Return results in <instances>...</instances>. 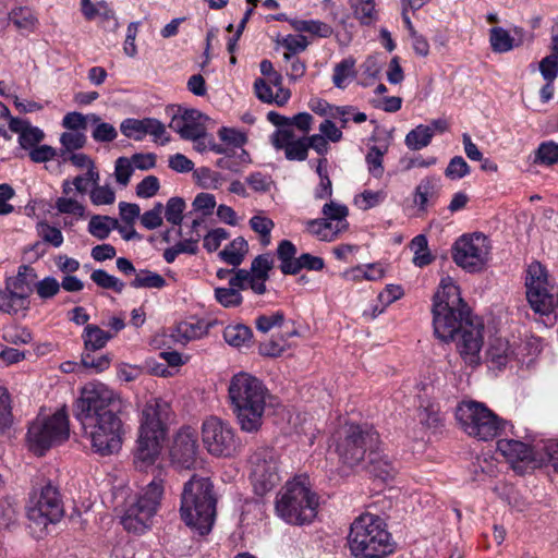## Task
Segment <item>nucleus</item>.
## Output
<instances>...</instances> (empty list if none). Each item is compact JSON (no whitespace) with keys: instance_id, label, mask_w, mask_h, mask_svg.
<instances>
[{"instance_id":"774afa93","label":"nucleus","mask_w":558,"mask_h":558,"mask_svg":"<svg viewBox=\"0 0 558 558\" xmlns=\"http://www.w3.org/2000/svg\"><path fill=\"white\" fill-rule=\"evenodd\" d=\"M134 171L132 161L126 157H119L116 160L114 175L116 180L122 186H126Z\"/></svg>"},{"instance_id":"2f4dec72","label":"nucleus","mask_w":558,"mask_h":558,"mask_svg":"<svg viewBox=\"0 0 558 558\" xmlns=\"http://www.w3.org/2000/svg\"><path fill=\"white\" fill-rule=\"evenodd\" d=\"M113 337L114 333L105 331L97 325H86L82 333L84 347L87 351H97L102 349Z\"/></svg>"},{"instance_id":"393cba45","label":"nucleus","mask_w":558,"mask_h":558,"mask_svg":"<svg viewBox=\"0 0 558 558\" xmlns=\"http://www.w3.org/2000/svg\"><path fill=\"white\" fill-rule=\"evenodd\" d=\"M36 278L37 274L33 267L21 265L17 269V274L7 278L4 284L26 300H29V295L34 291V281Z\"/></svg>"},{"instance_id":"f3484780","label":"nucleus","mask_w":558,"mask_h":558,"mask_svg":"<svg viewBox=\"0 0 558 558\" xmlns=\"http://www.w3.org/2000/svg\"><path fill=\"white\" fill-rule=\"evenodd\" d=\"M198 450L197 435L191 427L181 428L170 449L171 461L181 469L190 470L194 468Z\"/></svg>"},{"instance_id":"a19ab883","label":"nucleus","mask_w":558,"mask_h":558,"mask_svg":"<svg viewBox=\"0 0 558 558\" xmlns=\"http://www.w3.org/2000/svg\"><path fill=\"white\" fill-rule=\"evenodd\" d=\"M290 24L296 32H305L324 38L332 34V28L328 24L317 20H292Z\"/></svg>"},{"instance_id":"473e14b6","label":"nucleus","mask_w":558,"mask_h":558,"mask_svg":"<svg viewBox=\"0 0 558 558\" xmlns=\"http://www.w3.org/2000/svg\"><path fill=\"white\" fill-rule=\"evenodd\" d=\"M248 244L242 236L235 238L229 245L219 252L220 258L227 264L236 267L242 264L247 253Z\"/></svg>"},{"instance_id":"20e7f679","label":"nucleus","mask_w":558,"mask_h":558,"mask_svg":"<svg viewBox=\"0 0 558 558\" xmlns=\"http://www.w3.org/2000/svg\"><path fill=\"white\" fill-rule=\"evenodd\" d=\"M170 414V404L160 398H151L144 404L140 415L135 452V462L140 468L151 465L158 458Z\"/></svg>"},{"instance_id":"58836bf2","label":"nucleus","mask_w":558,"mask_h":558,"mask_svg":"<svg viewBox=\"0 0 558 558\" xmlns=\"http://www.w3.org/2000/svg\"><path fill=\"white\" fill-rule=\"evenodd\" d=\"M248 225L259 235L263 246H268L271 243V231L275 228V222L270 218L259 213L250 219Z\"/></svg>"},{"instance_id":"7c9ffc66","label":"nucleus","mask_w":558,"mask_h":558,"mask_svg":"<svg viewBox=\"0 0 558 558\" xmlns=\"http://www.w3.org/2000/svg\"><path fill=\"white\" fill-rule=\"evenodd\" d=\"M353 16L361 25L371 26L378 20L375 0H349Z\"/></svg>"},{"instance_id":"1a4fd4ad","label":"nucleus","mask_w":558,"mask_h":558,"mask_svg":"<svg viewBox=\"0 0 558 558\" xmlns=\"http://www.w3.org/2000/svg\"><path fill=\"white\" fill-rule=\"evenodd\" d=\"M26 514L31 526L37 527L40 532L49 524H56L62 519L64 509L61 496L50 481L33 488Z\"/></svg>"},{"instance_id":"0eeeda50","label":"nucleus","mask_w":558,"mask_h":558,"mask_svg":"<svg viewBox=\"0 0 558 558\" xmlns=\"http://www.w3.org/2000/svg\"><path fill=\"white\" fill-rule=\"evenodd\" d=\"M318 496L311 488L306 475L288 482L276 501L277 514L289 524L311 523L317 515Z\"/></svg>"},{"instance_id":"cd10ccee","label":"nucleus","mask_w":558,"mask_h":558,"mask_svg":"<svg viewBox=\"0 0 558 558\" xmlns=\"http://www.w3.org/2000/svg\"><path fill=\"white\" fill-rule=\"evenodd\" d=\"M254 89L256 97L266 104H276L277 106H284L291 93L287 88H279L275 94L272 93L271 85L264 78H256L254 82Z\"/></svg>"},{"instance_id":"6ab92c4d","label":"nucleus","mask_w":558,"mask_h":558,"mask_svg":"<svg viewBox=\"0 0 558 558\" xmlns=\"http://www.w3.org/2000/svg\"><path fill=\"white\" fill-rule=\"evenodd\" d=\"M270 141L275 149L283 150L290 161H304L308 156L306 136L296 137L290 128L278 129Z\"/></svg>"},{"instance_id":"0e129e2a","label":"nucleus","mask_w":558,"mask_h":558,"mask_svg":"<svg viewBox=\"0 0 558 558\" xmlns=\"http://www.w3.org/2000/svg\"><path fill=\"white\" fill-rule=\"evenodd\" d=\"M163 205L156 203L154 207L141 216V223L147 230L157 229L162 225Z\"/></svg>"},{"instance_id":"72a5a7b5","label":"nucleus","mask_w":558,"mask_h":558,"mask_svg":"<svg viewBox=\"0 0 558 558\" xmlns=\"http://www.w3.org/2000/svg\"><path fill=\"white\" fill-rule=\"evenodd\" d=\"M89 119L92 125L90 135L95 142L111 143L118 137L117 129L111 123L104 122L98 114L92 113Z\"/></svg>"},{"instance_id":"13d9d810","label":"nucleus","mask_w":558,"mask_h":558,"mask_svg":"<svg viewBox=\"0 0 558 558\" xmlns=\"http://www.w3.org/2000/svg\"><path fill=\"white\" fill-rule=\"evenodd\" d=\"M90 201L94 205H110L116 201L114 191L108 185H99V182L93 184L90 190Z\"/></svg>"},{"instance_id":"7ed1b4c3","label":"nucleus","mask_w":558,"mask_h":558,"mask_svg":"<svg viewBox=\"0 0 558 558\" xmlns=\"http://www.w3.org/2000/svg\"><path fill=\"white\" fill-rule=\"evenodd\" d=\"M228 398L241 430L257 433L262 428L265 410L271 399L263 381L248 373L240 372L230 380Z\"/></svg>"},{"instance_id":"6e6d98bb","label":"nucleus","mask_w":558,"mask_h":558,"mask_svg":"<svg viewBox=\"0 0 558 558\" xmlns=\"http://www.w3.org/2000/svg\"><path fill=\"white\" fill-rule=\"evenodd\" d=\"M34 290L43 300L54 298L60 292V282L54 277H45L35 282Z\"/></svg>"},{"instance_id":"f704fd0d","label":"nucleus","mask_w":558,"mask_h":558,"mask_svg":"<svg viewBox=\"0 0 558 558\" xmlns=\"http://www.w3.org/2000/svg\"><path fill=\"white\" fill-rule=\"evenodd\" d=\"M433 140V128L420 124L411 130L404 138V144L410 150H421L427 147Z\"/></svg>"},{"instance_id":"4c0bfd02","label":"nucleus","mask_w":558,"mask_h":558,"mask_svg":"<svg viewBox=\"0 0 558 558\" xmlns=\"http://www.w3.org/2000/svg\"><path fill=\"white\" fill-rule=\"evenodd\" d=\"M118 227V220L109 216L94 215L88 223V232L98 240L109 236L112 229Z\"/></svg>"},{"instance_id":"4d7b16f0","label":"nucleus","mask_w":558,"mask_h":558,"mask_svg":"<svg viewBox=\"0 0 558 558\" xmlns=\"http://www.w3.org/2000/svg\"><path fill=\"white\" fill-rule=\"evenodd\" d=\"M54 207L60 214L73 215L77 219H82L85 216V207L71 197L63 196L57 198Z\"/></svg>"},{"instance_id":"37998d69","label":"nucleus","mask_w":558,"mask_h":558,"mask_svg":"<svg viewBox=\"0 0 558 558\" xmlns=\"http://www.w3.org/2000/svg\"><path fill=\"white\" fill-rule=\"evenodd\" d=\"M210 324L203 320L183 322L178 325L177 331L185 341L201 339L209 331Z\"/></svg>"},{"instance_id":"c756f323","label":"nucleus","mask_w":558,"mask_h":558,"mask_svg":"<svg viewBox=\"0 0 558 558\" xmlns=\"http://www.w3.org/2000/svg\"><path fill=\"white\" fill-rule=\"evenodd\" d=\"M296 253L298 248L290 240L279 242L276 256L280 262L279 268L283 275H295V266H298Z\"/></svg>"},{"instance_id":"603ef678","label":"nucleus","mask_w":558,"mask_h":558,"mask_svg":"<svg viewBox=\"0 0 558 558\" xmlns=\"http://www.w3.org/2000/svg\"><path fill=\"white\" fill-rule=\"evenodd\" d=\"M2 338L11 344H28L33 340V333L26 327L12 326L3 331Z\"/></svg>"},{"instance_id":"9d476101","label":"nucleus","mask_w":558,"mask_h":558,"mask_svg":"<svg viewBox=\"0 0 558 558\" xmlns=\"http://www.w3.org/2000/svg\"><path fill=\"white\" fill-rule=\"evenodd\" d=\"M165 493V480L159 473L138 494L136 501L131 505L123 518L126 530L136 533L144 532L157 513Z\"/></svg>"},{"instance_id":"e2e57ef3","label":"nucleus","mask_w":558,"mask_h":558,"mask_svg":"<svg viewBox=\"0 0 558 558\" xmlns=\"http://www.w3.org/2000/svg\"><path fill=\"white\" fill-rule=\"evenodd\" d=\"M215 298L225 307H235L242 303L241 293L231 288H216Z\"/></svg>"},{"instance_id":"a211bd4d","label":"nucleus","mask_w":558,"mask_h":558,"mask_svg":"<svg viewBox=\"0 0 558 558\" xmlns=\"http://www.w3.org/2000/svg\"><path fill=\"white\" fill-rule=\"evenodd\" d=\"M122 134L135 141H142L146 135L153 136L155 143L167 144L170 138L167 135L165 125L157 119H125L121 122Z\"/></svg>"},{"instance_id":"338daca9","label":"nucleus","mask_w":558,"mask_h":558,"mask_svg":"<svg viewBox=\"0 0 558 558\" xmlns=\"http://www.w3.org/2000/svg\"><path fill=\"white\" fill-rule=\"evenodd\" d=\"M218 135L222 142L234 148H241L247 142V136L245 133L232 128H221L218 131Z\"/></svg>"},{"instance_id":"49530a36","label":"nucleus","mask_w":558,"mask_h":558,"mask_svg":"<svg viewBox=\"0 0 558 558\" xmlns=\"http://www.w3.org/2000/svg\"><path fill=\"white\" fill-rule=\"evenodd\" d=\"M368 472L374 476L386 481L393 476L395 469L391 463L386 458L380 457L378 450H376V454L369 457Z\"/></svg>"},{"instance_id":"39448f33","label":"nucleus","mask_w":558,"mask_h":558,"mask_svg":"<svg viewBox=\"0 0 558 558\" xmlns=\"http://www.w3.org/2000/svg\"><path fill=\"white\" fill-rule=\"evenodd\" d=\"M181 518L201 535L208 534L216 518V497L209 478L193 475L183 486Z\"/></svg>"},{"instance_id":"a18cd8bd","label":"nucleus","mask_w":558,"mask_h":558,"mask_svg":"<svg viewBox=\"0 0 558 558\" xmlns=\"http://www.w3.org/2000/svg\"><path fill=\"white\" fill-rule=\"evenodd\" d=\"M9 20L19 28L34 31L37 19L28 8H15L9 13Z\"/></svg>"},{"instance_id":"5701e85b","label":"nucleus","mask_w":558,"mask_h":558,"mask_svg":"<svg viewBox=\"0 0 558 558\" xmlns=\"http://www.w3.org/2000/svg\"><path fill=\"white\" fill-rule=\"evenodd\" d=\"M9 129L19 134V143L23 149L31 150L44 140L45 133L37 126L31 125L27 120L11 118Z\"/></svg>"},{"instance_id":"9b49d317","label":"nucleus","mask_w":558,"mask_h":558,"mask_svg":"<svg viewBox=\"0 0 558 558\" xmlns=\"http://www.w3.org/2000/svg\"><path fill=\"white\" fill-rule=\"evenodd\" d=\"M69 435L68 414L62 409L51 416L37 417L28 427L27 441L35 454L43 456L51 447L65 441Z\"/></svg>"},{"instance_id":"ea45409f","label":"nucleus","mask_w":558,"mask_h":558,"mask_svg":"<svg viewBox=\"0 0 558 558\" xmlns=\"http://www.w3.org/2000/svg\"><path fill=\"white\" fill-rule=\"evenodd\" d=\"M130 284L135 289H162L166 286V279L151 270L141 269L135 272V277Z\"/></svg>"},{"instance_id":"6e6552de","label":"nucleus","mask_w":558,"mask_h":558,"mask_svg":"<svg viewBox=\"0 0 558 558\" xmlns=\"http://www.w3.org/2000/svg\"><path fill=\"white\" fill-rule=\"evenodd\" d=\"M379 445L378 433L366 425H344L337 433L336 451L340 460L349 466L362 462L367 452L368 457L376 454Z\"/></svg>"},{"instance_id":"69168bd1","label":"nucleus","mask_w":558,"mask_h":558,"mask_svg":"<svg viewBox=\"0 0 558 558\" xmlns=\"http://www.w3.org/2000/svg\"><path fill=\"white\" fill-rule=\"evenodd\" d=\"M470 173V167L461 156L453 157L446 170L445 175L450 180H459Z\"/></svg>"},{"instance_id":"8fccbe9b","label":"nucleus","mask_w":558,"mask_h":558,"mask_svg":"<svg viewBox=\"0 0 558 558\" xmlns=\"http://www.w3.org/2000/svg\"><path fill=\"white\" fill-rule=\"evenodd\" d=\"M535 162L546 166L558 162V144L553 141L539 144L535 155Z\"/></svg>"},{"instance_id":"09e8293b","label":"nucleus","mask_w":558,"mask_h":558,"mask_svg":"<svg viewBox=\"0 0 558 558\" xmlns=\"http://www.w3.org/2000/svg\"><path fill=\"white\" fill-rule=\"evenodd\" d=\"M92 113L83 114L77 111L68 112L62 119V126L69 131L84 132L90 124Z\"/></svg>"},{"instance_id":"c85d7f7f","label":"nucleus","mask_w":558,"mask_h":558,"mask_svg":"<svg viewBox=\"0 0 558 558\" xmlns=\"http://www.w3.org/2000/svg\"><path fill=\"white\" fill-rule=\"evenodd\" d=\"M29 310V300L9 289L7 284L0 290V312L15 315Z\"/></svg>"},{"instance_id":"4468645a","label":"nucleus","mask_w":558,"mask_h":558,"mask_svg":"<svg viewBox=\"0 0 558 558\" xmlns=\"http://www.w3.org/2000/svg\"><path fill=\"white\" fill-rule=\"evenodd\" d=\"M202 439L207 451L215 457L230 458L242 448L234 428L217 416H209L203 422Z\"/></svg>"},{"instance_id":"f8f14e48","label":"nucleus","mask_w":558,"mask_h":558,"mask_svg":"<svg viewBox=\"0 0 558 558\" xmlns=\"http://www.w3.org/2000/svg\"><path fill=\"white\" fill-rule=\"evenodd\" d=\"M456 418L469 436L484 441L497 437L504 428L497 415L483 403L475 401L460 403L456 410Z\"/></svg>"},{"instance_id":"f03ea898","label":"nucleus","mask_w":558,"mask_h":558,"mask_svg":"<svg viewBox=\"0 0 558 558\" xmlns=\"http://www.w3.org/2000/svg\"><path fill=\"white\" fill-rule=\"evenodd\" d=\"M432 312L435 336L444 342L454 341L466 365H478L484 342L483 322L472 316L469 307L444 308L433 305Z\"/></svg>"},{"instance_id":"c9c22d12","label":"nucleus","mask_w":558,"mask_h":558,"mask_svg":"<svg viewBox=\"0 0 558 558\" xmlns=\"http://www.w3.org/2000/svg\"><path fill=\"white\" fill-rule=\"evenodd\" d=\"M355 60L352 58L343 59L333 68L332 83L336 87L344 89L356 76L354 69Z\"/></svg>"},{"instance_id":"aec40b11","label":"nucleus","mask_w":558,"mask_h":558,"mask_svg":"<svg viewBox=\"0 0 558 558\" xmlns=\"http://www.w3.org/2000/svg\"><path fill=\"white\" fill-rule=\"evenodd\" d=\"M202 113L195 109L184 110L173 116L169 128L180 134L184 140L198 138L205 134V126L202 123Z\"/></svg>"},{"instance_id":"bf43d9fd","label":"nucleus","mask_w":558,"mask_h":558,"mask_svg":"<svg viewBox=\"0 0 558 558\" xmlns=\"http://www.w3.org/2000/svg\"><path fill=\"white\" fill-rule=\"evenodd\" d=\"M37 233L44 242L49 243L54 247H59L63 243L61 230L48 225L47 222L41 221L37 225Z\"/></svg>"},{"instance_id":"052dcab7","label":"nucleus","mask_w":558,"mask_h":558,"mask_svg":"<svg viewBox=\"0 0 558 558\" xmlns=\"http://www.w3.org/2000/svg\"><path fill=\"white\" fill-rule=\"evenodd\" d=\"M87 136L84 132L68 131L60 135V144L66 150H78L85 147Z\"/></svg>"},{"instance_id":"bb28decb","label":"nucleus","mask_w":558,"mask_h":558,"mask_svg":"<svg viewBox=\"0 0 558 558\" xmlns=\"http://www.w3.org/2000/svg\"><path fill=\"white\" fill-rule=\"evenodd\" d=\"M498 450L509 462L529 461L533 457L531 447L522 441L514 439H500L497 442Z\"/></svg>"},{"instance_id":"2eb2a0df","label":"nucleus","mask_w":558,"mask_h":558,"mask_svg":"<svg viewBox=\"0 0 558 558\" xmlns=\"http://www.w3.org/2000/svg\"><path fill=\"white\" fill-rule=\"evenodd\" d=\"M525 286L527 301L535 313L548 315L558 306V289L549 286L539 263L529 266Z\"/></svg>"},{"instance_id":"3c124183","label":"nucleus","mask_w":558,"mask_h":558,"mask_svg":"<svg viewBox=\"0 0 558 558\" xmlns=\"http://www.w3.org/2000/svg\"><path fill=\"white\" fill-rule=\"evenodd\" d=\"M13 415L11 411V400L8 390L0 386V434L11 427Z\"/></svg>"},{"instance_id":"5fc2aeb1","label":"nucleus","mask_w":558,"mask_h":558,"mask_svg":"<svg viewBox=\"0 0 558 558\" xmlns=\"http://www.w3.org/2000/svg\"><path fill=\"white\" fill-rule=\"evenodd\" d=\"M332 118H338L341 121V126L345 128L349 120L352 119L355 123H363L367 120L364 112L356 111L353 106L335 107V111L330 112Z\"/></svg>"},{"instance_id":"a878e982","label":"nucleus","mask_w":558,"mask_h":558,"mask_svg":"<svg viewBox=\"0 0 558 558\" xmlns=\"http://www.w3.org/2000/svg\"><path fill=\"white\" fill-rule=\"evenodd\" d=\"M549 48L550 53L539 61L538 70L545 81L555 82L558 77V24L553 28Z\"/></svg>"},{"instance_id":"4be33fe9","label":"nucleus","mask_w":558,"mask_h":558,"mask_svg":"<svg viewBox=\"0 0 558 558\" xmlns=\"http://www.w3.org/2000/svg\"><path fill=\"white\" fill-rule=\"evenodd\" d=\"M274 268V258L270 253L256 256L250 268L252 278V291L258 295L265 294L267 291L266 281L269 279V272Z\"/></svg>"},{"instance_id":"dca6fc26","label":"nucleus","mask_w":558,"mask_h":558,"mask_svg":"<svg viewBox=\"0 0 558 558\" xmlns=\"http://www.w3.org/2000/svg\"><path fill=\"white\" fill-rule=\"evenodd\" d=\"M255 493L263 496L280 482L278 456L271 448H259L248 460Z\"/></svg>"},{"instance_id":"c03bdc74","label":"nucleus","mask_w":558,"mask_h":558,"mask_svg":"<svg viewBox=\"0 0 558 558\" xmlns=\"http://www.w3.org/2000/svg\"><path fill=\"white\" fill-rule=\"evenodd\" d=\"M489 41L493 51L498 53L508 52L515 46L513 37L502 27L490 29Z\"/></svg>"},{"instance_id":"864d4df0","label":"nucleus","mask_w":558,"mask_h":558,"mask_svg":"<svg viewBox=\"0 0 558 558\" xmlns=\"http://www.w3.org/2000/svg\"><path fill=\"white\" fill-rule=\"evenodd\" d=\"M165 216L168 222L179 226L183 220V211L185 209V202L181 197H171L167 202Z\"/></svg>"},{"instance_id":"de8ad7c7","label":"nucleus","mask_w":558,"mask_h":558,"mask_svg":"<svg viewBox=\"0 0 558 558\" xmlns=\"http://www.w3.org/2000/svg\"><path fill=\"white\" fill-rule=\"evenodd\" d=\"M90 279L98 287L102 289L113 290L117 293H121L124 290V282L119 278L108 274L104 269H96L92 272Z\"/></svg>"},{"instance_id":"e433bc0d","label":"nucleus","mask_w":558,"mask_h":558,"mask_svg":"<svg viewBox=\"0 0 558 558\" xmlns=\"http://www.w3.org/2000/svg\"><path fill=\"white\" fill-rule=\"evenodd\" d=\"M252 330L243 324L229 325L223 330L225 341L234 348H240L250 343Z\"/></svg>"},{"instance_id":"412c9836","label":"nucleus","mask_w":558,"mask_h":558,"mask_svg":"<svg viewBox=\"0 0 558 558\" xmlns=\"http://www.w3.org/2000/svg\"><path fill=\"white\" fill-rule=\"evenodd\" d=\"M441 190L440 178L437 175H426L415 186L413 192V203L418 211L426 213L428 207L434 205Z\"/></svg>"},{"instance_id":"79ce46f5","label":"nucleus","mask_w":558,"mask_h":558,"mask_svg":"<svg viewBox=\"0 0 558 558\" xmlns=\"http://www.w3.org/2000/svg\"><path fill=\"white\" fill-rule=\"evenodd\" d=\"M411 250L414 253L413 264L417 267H425L434 260V256L428 250L427 239L423 234L416 235L411 241Z\"/></svg>"},{"instance_id":"f257e3e1","label":"nucleus","mask_w":558,"mask_h":558,"mask_svg":"<svg viewBox=\"0 0 558 558\" xmlns=\"http://www.w3.org/2000/svg\"><path fill=\"white\" fill-rule=\"evenodd\" d=\"M122 409V399L106 385L88 383L82 388L73 404V415L95 453L107 457L121 449L125 435L119 416Z\"/></svg>"},{"instance_id":"423d86ee","label":"nucleus","mask_w":558,"mask_h":558,"mask_svg":"<svg viewBox=\"0 0 558 558\" xmlns=\"http://www.w3.org/2000/svg\"><path fill=\"white\" fill-rule=\"evenodd\" d=\"M348 544L355 558H385L395 551L386 523L380 517L368 512L351 523Z\"/></svg>"},{"instance_id":"b1692460","label":"nucleus","mask_w":558,"mask_h":558,"mask_svg":"<svg viewBox=\"0 0 558 558\" xmlns=\"http://www.w3.org/2000/svg\"><path fill=\"white\" fill-rule=\"evenodd\" d=\"M433 305H440L444 308L469 307L461 298L459 287L450 277L441 278Z\"/></svg>"},{"instance_id":"ddd939ff","label":"nucleus","mask_w":558,"mask_h":558,"mask_svg":"<svg viewBox=\"0 0 558 558\" xmlns=\"http://www.w3.org/2000/svg\"><path fill=\"white\" fill-rule=\"evenodd\" d=\"M490 250V242L485 234H463L453 244L452 258L465 271L480 272L489 260Z\"/></svg>"},{"instance_id":"680f3d73","label":"nucleus","mask_w":558,"mask_h":558,"mask_svg":"<svg viewBox=\"0 0 558 558\" xmlns=\"http://www.w3.org/2000/svg\"><path fill=\"white\" fill-rule=\"evenodd\" d=\"M284 322V314L281 311L269 315H260L255 320L256 329L263 333L270 331L275 327H280Z\"/></svg>"}]
</instances>
